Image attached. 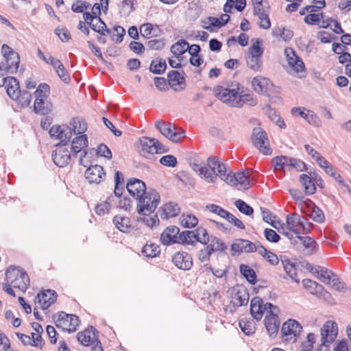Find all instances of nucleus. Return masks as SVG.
<instances>
[{
	"instance_id": "f257e3e1",
	"label": "nucleus",
	"mask_w": 351,
	"mask_h": 351,
	"mask_svg": "<svg viewBox=\"0 0 351 351\" xmlns=\"http://www.w3.org/2000/svg\"><path fill=\"white\" fill-rule=\"evenodd\" d=\"M160 201V194L154 189H149L137 199L138 213L141 215H149L156 209Z\"/></svg>"
},
{
	"instance_id": "f03ea898",
	"label": "nucleus",
	"mask_w": 351,
	"mask_h": 351,
	"mask_svg": "<svg viewBox=\"0 0 351 351\" xmlns=\"http://www.w3.org/2000/svg\"><path fill=\"white\" fill-rule=\"evenodd\" d=\"M8 282L14 288L25 292L29 285V278L23 269L20 267L10 266L5 272Z\"/></svg>"
},
{
	"instance_id": "7ed1b4c3",
	"label": "nucleus",
	"mask_w": 351,
	"mask_h": 351,
	"mask_svg": "<svg viewBox=\"0 0 351 351\" xmlns=\"http://www.w3.org/2000/svg\"><path fill=\"white\" fill-rule=\"evenodd\" d=\"M54 322L58 328L72 333L76 331L80 321L77 315L62 311L58 313L57 317H54Z\"/></svg>"
},
{
	"instance_id": "20e7f679",
	"label": "nucleus",
	"mask_w": 351,
	"mask_h": 351,
	"mask_svg": "<svg viewBox=\"0 0 351 351\" xmlns=\"http://www.w3.org/2000/svg\"><path fill=\"white\" fill-rule=\"evenodd\" d=\"M253 145L264 155H271L272 149L269 146L267 133L261 128H254L252 134Z\"/></svg>"
},
{
	"instance_id": "39448f33",
	"label": "nucleus",
	"mask_w": 351,
	"mask_h": 351,
	"mask_svg": "<svg viewBox=\"0 0 351 351\" xmlns=\"http://www.w3.org/2000/svg\"><path fill=\"white\" fill-rule=\"evenodd\" d=\"M214 93L217 97L223 103L232 107H237L241 104V101H236L238 99V90L235 88H227L223 86H217L214 88Z\"/></svg>"
},
{
	"instance_id": "423d86ee",
	"label": "nucleus",
	"mask_w": 351,
	"mask_h": 351,
	"mask_svg": "<svg viewBox=\"0 0 351 351\" xmlns=\"http://www.w3.org/2000/svg\"><path fill=\"white\" fill-rule=\"evenodd\" d=\"M302 327L300 324L295 319H289L284 322L281 328V334L285 341L295 342L296 337L300 334Z\"/></svg>"
},
{
	"instance_id": "0eeeda50",
	"label": "nucleus",
	"mask_w": 351,
	"mask_h": 351,
	"mask_svg": "<svg viewBox=\"0 0 351 351\" xmlns=\"http://www.w3.org/2000/svg\"><path fill=\"white\" fill-rule=\"evenodd\" d=\"M49 135L52 138L60 140L58 144L66 145L70 142L72 137L71 128L66 125H53L49 130Z\"/></svg>"
},
{
	"instance_id": "6e6552de",
	"label": "nucleus",
	"mask_w": 351,
	"mask_h": 351,
	"mask_svg": "<svg viewBox=\"0 0 351 351\" xmlns=\"http://www.w3.org/2000/svg\"><path fill=\"white\" fill-rule=\"evenodd\" d=\"M60 144L56 145V149L52 153V160L59 167H64L68 165L71 159V151Z\"/></svg>"
},
{
	"instance_id": "1a4fd4ad",
	"label": "nucleus",
	"mask_w": 351,
	"mask_h": 351,
	"mask_svg": "<svg viewBox=\"0 0 351 351\" xmlns=\"http://www.w3.org/2000/svg\"><path fill=\"white\" fill-rule=\"evenodd\" d=\"M3 69L0 66V77L3 76ZM5 86L6 92L8 96L12 99H16L19 95L20 89L19 82L14 77H3L0 80V87Z\"/></svg>"
},
{
	"instance_id": "9d476101",
	"label": "nucleus",
	"mask_w": 351,
	"mask_h": 351,
	"mask_svg": "<svg viewBox=\"0 0 351 351\" xmlns=\"http://www.w3.org/2000/svg\"><path fill=\"white\" fill-rule=\"evenodd\" d=\"M338 333V328L336 322L327 321L321 328V335L323 344L332 343Z\"/></svg>"
},
{
	"instance_id": "9b49d317",
	"label": "nucleus",
	"mask_w": 351,
	"mask_h": 351,
	"mask_svg": "<svg viewBox=\"0 0 351 351\" xmlns=\"http://www.w3.org/2000/svg\"><path fill=\"white\" fill-rule=\"evenodd\" d=\"M285 55L289 66L294 72L298 73L304 71L305 66L302 60L292 48L287 47L285 49Z\"/></svg>"
},
{
	"instance_id": "f8f14e48",
	"label": "nucleus",
	"mask_w": 351,
	"mask_h": 351,
	"mask_svg": "<svg viewBox=\"0 0 351 351\" xmlns=\"http://www.w3.org/2000/svg\"><path fill=\"white\" fill-rule=\"evenodd\" d=\"M56 297L57 294L55 291L47 289L38 293L35 302L38 304L42 309L45 310L55 302Z\"/></svg>"
},
{
	"instance_id": "ddd939ff",
	"label": "nucleus",
	"mask_w": 351,
	"mask_h": 351,
	"mask_svg": "<svg viewBox=\"0 0 351 351\" xmlns=\"http://www.w3.org/2000/svg\"><path fill=\"white\" fill-rule=\"evenodd\" d=\"M127 190L130 195L136 198H138L147 191L145 183L137 178H132L127 183Z\"/></svg>"
},
{
	"instance_id": "4468645a",
	"label": "nucleus",
	"mask_w": 351,
	"mask_h": 351,
	"mask_svg": "<svg viewBox=\"0 0 351 351\" xmlns=\"http://www.w3.org/2000/svg\"><path fill=\"white\" fill-rule=\"evenodd\" d=\"M105 176L104 168L98 165L89 166L85 171V177L90 183L99 184L104 180Z\"/></svg>"
},
{
	"instance_id": "2eb2a0df",
	"label": "nucleus",
	"mask_w": 351,
	"mask_h": 351,
	"mask_svg": "<svg viewBox=\"0 0 351 351\" xmlns=\"http://www.w3.org/2000/svg\"><path fill=\"white\" fill-rule=\"evenodd\" d=\"M172 261L178 269L182 270H189L193 266L191 256L185 252H176L173 256Z\"/></svg>"
},
{
	"instance_id": "dca6fc26",
	"label": "nucleus",
	"mask_w": 351,
	"mask_h": 351,
	"mask_svg": "<svg viewBox=\"0 0 351 351\" xmlns=\"http://www.w3.org/2000/svg\"><path fill=\"white\" fill-rule=\"evenodd\" d=\"M180 228L176 226H170L166 228L160 235V240L164 245L178 243Z\"/></svg>"
},
{
	"instance_id": "f3484780",
	"label": "nucleus",
	"mask_w": 351,
	"mask_h": 351,
	"mask_svg": "<svg viewBox=\"0 0 351 351\" xmlns=\"http://www.w3.org/2000/svg\"><path fill=\"white\" fill-rule=\"evenodd\" d=\"M231 250L238 253H252L256 251V245L249 240L239 239L231 245Z\"/></svg>"
},
{
	"instance_id": "a211bd4d",
	"label": "nucleus",
	"mask_w": 351,
	"mask_h": 351,
	"mask_svg": "<svg viewBox=\"0 0 351 351\" xmlns=\"http://www.w3.org/2000/svg\"><path fill=\"white\" fill-rule=\"evenodd\" d=\"M169 84L175 91H180L185 87V78L176 70L170 71L167 74Z\"/></svg>"
},
{
	"instance_id": "6ab92c4d",
	"label": "nucleus",
	"mask_w": 351,
	"mask_h": 351,
	"mask_svg": "<svg viewBox=\"0 0 351 351\" xmlns=\"http://www.w3.org/2000/svg\"><path fill=\"white\" fill-rule=\"evenodd\" d=\"M154 145V138L144 136L140 138L137 148L141 155L147 157V154H155Z\"/></svg>"
},
{
	"instance_id": "aec40b11",
	"label": "nucleus",
	"mask_w": 351,
	"mask_h": 351,
	"mask_svg": "<svg viewBox=\"0 0 351 351\" xmlns=\"http://www.w3.org/2000/svg\"><path fill=\"white\" fill-rule=\"evenodd\" d=\"M95 332H97V330L93 326H90L86 330L79 332L77 339L84 346L93 345L95 340L97 339Z\"/></svg>"
},
{
	"instance_id": "412c9836",
	"label": "nucleus",
	"mask_w": 351,
	"mask_h": 351,
	"mask_svg": "<svg viewBox=\"0 0 351 351\" xmlns=\"http://www.w3.org/2000/svg\"><path fill=\"white\" fill-rule=\"evenodd\" d=\"M264 322L269 336L271 337H276L280 324L277 314L266 315Z\"/></svg>"
},
{
	"instance_id": "4be33fe9",
	"label": "nucleus",
	"mask_w": 351,
	"mask_h": 351,
	"mask_svg": "<svg viewBox=\"0 0 351 351\" xmlns=\"http://www.w3.org/2000/svg\"><path fill=\"white\" fill-rule=\"evenodd\" d=\"M191 167L202 178L205 179L206 182L210 183L216 182V176H213V171H209V169L205 165L195 161L191 163Z\"/></svg>"
},
{
	"instance_id": "5701e85b",
	"label": "nucleus",
	"mask_w": 351,
	"mask_h": 351,
	"mask_svg": "<svg viewBox=\"0 0 351 351\" xmlns=\"http://www.w3.org/2000/svg\"><path fill=\"white\" fill-rule=\"evenodd\" d=\"M270 85H271V81L268 78L261 75L254 77L252 80L253 89L257 93L266 94L269 90Z\"/></svg>"
},
{
	"instance_id": "b1692460",
	"label": "nucleus",
	"mask_w": 351,
	"mask_h": 351,
	"mask_svg": "<svg viewBox=\"0 0 351 351\" xmlns=\"http://www.w3.org/2000/svg\"><path fill=\"white\" fill-rule=\"evenodd\" d=\"M88 141L86 134L75 136L71 141V151L73 157L79 152H82L83 149L88 147Z\"/></svg>"
},
{
	"instance_id": "393cba45",
	"label": "nucleus",
	"mask_w": 351,
	"mask_h": 351,
	"mask_svg": "<svg viewBox=\"0 0 351 351\" xmlns=\"http://www.w3.org/2000/svg\"><path fill=\"white\" fill-rule=\"evenodd\" d=\"M179 212L180 208L178 204L169 202L160 208L158 213L162 219H167L177 216Z\"/></svg>"
},
{
	"instance_id": "a878e982",
	"label": "nucleus",
	"mask_w": 351,
	"mask_h": 351,
	"mask_svg": "<svg viewBox=\"0 0 351 351\" xmlns=\"http://www.w3.org/2000/svg\"><path fill=\"white\" fill-rule=\"evenodd\" d=\"M313 178V174L311 176L304 173L300 176V182L304 187L306 195H313L316 192V186Z\"/></svg>"
},
{
	"instance_id": "bb28decb",
	"label": "nucleus",
	"mask_w": 351,
	"mask_h": 351,
	"mask_svg": "<svg viewBox=\"0 0 351 351\" xmlns=\"http://www.w3.org/2000/svg\"><path fill=\"white\" fill-rule=\"evenodd\" d=\"M52 107V104L47 99H37L34 101V111L36 114L46 115L51 112Z\"/></svg>"
},
{
	"instance_id": "cd10ccee",
	"label": "nucleus",
	"mask_w": 351,
	"mask_h": 351,
	"mask_svg": "<svg viewBox=\"0 0 351 351\" xmlns=\"http://www.w3.org/2000/svg\"><path fill=\"white\" fill-rule=\"evenodd\" d=\"M250 313L254 319L259 321L263 315V300L259 297L252 298L250 304Z\"/></svg>"
},
{
	"instance_id": "c85d7f7f",
	"label": "nucleus",
	"mask_w": 351,
	"mask_h": 351,
	"mask_svg": "<svg viewBox=\"0 0 351 351\" xmlns=\"http://www.w3.org/2000/svg\"><path fill=\"white\" fill-rule=\"evenodd\" d=\"M51 65L56 69V73L64 82H70V75L58 59L51 58Z\"/></svg>"
},
{
	"instance_id": "c756f323",
	"label": "nucleus",
	"mask_w": 351,
	"mask_h": 351,
	"mask_svg": "<svg viewBox=\"0 0 351 351\" xmlns=\"http://www.w3.org/2000/svg\"><path fill=\"white\" fill-rule=\"evenodd\" d=\"M297 218H298V215L297 214L288 215L287 216V229H289V230L296 234V236L298 234H306L308 231H302L300 228H299L297 223Z\"/></svg>"
},
{
	"instance_id": "7c9ffc66",
	"label": "nucleus",
	"mask_w": 351,
	"mask_h": 351,
	"mask_svg": "<svg viewBox=\"0 0 351 351\" xmlns=\"http://www.w3.org/2000/svg\"><path fill=\"white\" fill-rule=\"evenodd\" d=\"M72 134H83L87 130V124L85 121L80 117H74L70 122Z\"/></svg>"
},
{
	"instance_id": "2f4dec72",
	"label": "nucleus",
	"mask_w": 351,
	"mask_h": 351,
	"mask_svg": "<svg viewBox=\"0 0 351 351\" xmlns=\"http://www.w3.org/2000/svg\"><path fill=\"white\" fill-rule=\"evenodd\" d=\"M16 58L17 59H11L10 58H8L5 59V62L2 63V65H0V66L3 69V71L11 74L16 73L20 64V57L19 53L16 54Z\"/></svg>"
},
{
	"instance_id": "473e14b6",
	"label": "nucleus",
	"mask_w": 351,
	"mask_h": 351,
	"mask_svg": "<svg viewBox=\"0 0 351 351\" xmlns=\"http://www.w3.org/2000/svg\"><path fill=\"white\" fill-rule=\"evenodd\" d=\"M116 228L123 232H129L131 230L130 219L128 217L116 215L113 218Z\"/></svg>"
},
{
	"instance_id": "72a5a7b5",
	"label": "nucleus",
	"mask_w": 351,
	"mask_h": 351,
	"mask_svg": "<svg viewBox=\"0 0 351 351\" xmlns=\"http://www.w3.org/2000/svg\"><path fill=\"white\" fill-rule=\"evenodd\" d=\"M194 230H185L180 233L178 236V243L182 245H195L196 241V237Z\"/></svg>"
},
{
	"instance_id": "f704fd0d",
	"label": "nucleus",
	"mask_w": 351,
	"mask_h": 351,
	"mask_svg": "<svg viewBox=\"0 0 351 351\" xmlns=\"http://www.w3.org/2000/svg\"><path fill=\"white\" fill-rule=\"evenodd\" d=\"M167 69V63L162 59L153 60L149 65V71L154 74L160 75L165 73Z\"/></svg>"
},
{
	"instance_id": "c9c22d12",
	"label": "nucleus",
	"mask_w": 351,
	"mask_h": 351,
	"mask_svg": "<svg viewBox=\"0 0 351 351\" xmlns=\"http://www.w3.org/2000/svg\"><path fill=\"white\" fill-rule=\"evenodd\" d=\"M310 204L312 205L311 211L310 214V217H311V219L317 223H320L324 222L325 219V216L323 211L318 206L314 204L311 201L308 199V205L306 206H308L309 208H311Z\"/></svg>"
},
{
	"instance_id": "e433bc0d",
	"label": "nucleus",
	"mask_w": 351,
	"mask_h": 351,
	"mask_svg": "<svg viewBox=\"0 0 351 351\" xmlns=\"http://www.w3.org/2000/svg\"><path fill=\"white\" fill-rule=\"evenodd\" d=\"M240 272L250 284L254 285L256 282V274L254 270L248 265L241 264L240 265Z\"/></svg>"
},
{
	"instance_id": "4c0bfd02",
	"label": "nucleus",
	"mask_w": 351,
	"mask_h": 351,
	"mask_svg": "<svg viewBox=\"0 0 351 351\" xmlns=\"http://www.w3.org/2000/svg\"><path fill=\"white\" fill-rule=\"evenodd\" d=\"M249 300V294L245 290H239L231 303L234 306H241L246 305Z\"/></svg>"
},
{
	"instance_id": "58836bf2",
	"label": "nucleus",
	"mask_w": 351,
	"mask_h": 351,
	"mask_svg": "<svg viewBox=\"0 0 351 351\" xmlns=\"http://www.w3.org/2000/svg\"><path fill=\"white\" fill-rule=\"evenodd\" d=\"M189 48V43L185 40H180L171 47V51L176 58L184 54Z\"/></svg>"
},
{
	"instance_id": "ea45409f",
	"label": "nucleus",
	"mask_w": 351,
	"mask_h": 351,
	"mask_svg": "<svg viewBox=\"0 0 351 351\" xmlns=\"http://www.w3.org/2000/svg\"><path fill=\"white\" fill-rule=\"evenodd\" d=\"M180 224L186 228H192L198 223L197 218L191 214H183L180 217Z\"/></svg>"
},
{
	"instance_id": "a19ab883",
	"label": "nucleus",
	"mask_w": 351,
	"mask_h": 351,
	"mask_svg": "<svg viewBox=\"0 0 351 351\" xmlns=\"http://www.w3.org/2000/svg\"><path fill=\"white\" fill-rule=\"evenodd\" d=\"M285 271L289 277L295 282H299L300 280L297 278V273L295 265L289 259L281 260Z\"/></svg>"
},
{
	"instance_id": "79ce46f5",
	"label": "nucleus",
	"mask_w": 351,
	"mask_h": 351,
	"mask_svg": "<svg viewBox=\"0 0 351 351\" xmlns=\"http://www.w3.org/2000/svg\"><path fill=\"white\" fill-rule=\"evenodd\" d=\"M50 95V87L46 83H41L37 87L36 91L34 93L35 99H48Z\"/></svg>"
},
{
	"instance_id": "37998d69",
	"label": "nucleus",
	"mask_w": 351,
	"mask_h": 351,
	"mask_svg": "<svg viewBox=\"0 0 351 351\" xmlns=\"http://www.w3.org/2000/svg\"><path fill=\"white\" fill-rule=\"evenodd\" d=\"M156 128L160 132V133L167 138H169L170 134H172L173 130L171 123H165L162 121H156L155 123Z\"/></svg>"
},
{
	"instance_id": "c03bdc74",
	"label": "nucleus",
	"mask_w": 351,
	"mask_h": 351,
	"mask_svg": "<svg viewBox=\"0 0 351 351\" xmlns=\"http://www.w3.org/2000/svg\"><path fill=\"white\" fill-rule=\"evenodd\" d=\"M298 241L301 242V243L308 250V252H313V247L315 245V241L313 239L309 237H302L298 234L295 237V244L297 243Z\"/></svg>"
},
{
	"instance_id": "a18cd8bd",
	"label": "nucleus",
	"mask_w": 351,
	"mask_h": 351,
	"mask_svg": "<svg viewBox=\"0 0 351 351\" xmlns=\"http://www.w3.org/2000/svg\"><path fill=\"white\" fill-rule=\"evenodd\" d=\"M239 326L241 330L247 335H252L255 332V324L252 319H240Z\"/></svg>"
},
{
	"instance_id": "49530a36",
	"label": "nucleus",
	"mask_w": 351,
	"mask_h": 351,
	"mask_svg": "<svg viewBox=\"0 0 351 351\" xmlns=\"http://www.w3.org/2000/svg\"><path fill=\"white\" fill-rule=\"evenodd\" d=\"M289 157L286 156H276L272 159V164L275 170H283L286 167H289Z\"/></svg>"
},
{
	"instance_id": "de8ad7c7",
	"label": "nucleus",
	"mask_w": 351,
	"mask_h": 351,
	"mask_svg": "<svg viewBox=\"0 0 351 351\" xmlns=\"http://www.w3.org/2000/svg\"><path fill=\"white\" fill-rule=\"evenodd\" d=\"M19 95H17L16 99L13 100L16 101L21 106V107H27L28 106L32 101V95L27 90H20L19 93Z\"/></svg>"
},
{
	"instance_id": "09e8293b",
	"label": "nucleus",
	"mask_w": 351,
	"mask_h": 351,
	"mask_svg": "<svg viewBox=\"0 0 351 351\" xmlns=\"http://www.w3.org/2000/svg\"><path fill=\"white\" fill-rule=\"evenodd\" d=\"M160 252V247L154 243L146 244L142 248V253L147 257H156L159 255Z\"/></svg>"
},
{
	"instance_id": "8fccbe9b",
	"label": "nucleus",
	"mask_w": 351,
	"mask_h": 351,
	"mask_svg": "<svg viewBox=\"0 0 351 351\" xmlns=\"http://www.w3.org/2000/svg\"><path fill=\"white\" fill-rule=\"evenodd\" d=\"M210 244L208 245L210 251H223L226 249V245L219 238L215 237H210Z\"/></svg>"
},
{
	"instance_id": "3c124183",
	"label": "nucleus",
	"mask_w": 351,
	"mask_h": 351,
	"mask_svg": "<svg viewBox=\"0 0 351 351\" xmlns=\"http://www.w3.org/2000/svg\"><path fill=\"white\" fill-rule=\"evenodd\" d=\"M90 28L93 31L99 33L101 36L105 35L104 32L110 33V30L107 28L106 23L100 17H98V19L95 20V22L90 25Z\"/></svg>"
},
{
	"instance_id": "603ef678",
	"label": "nucleus",
	"mask_w": 351,
	"mask_h": 351,
	"mask_svg": "<svg viewBox=\"0 0 351 351\" xmlns=\"http://www.w3.org/2000/svg\"><path fill=\"white\" fill-rule=\"evenodd\" d=\"M195 231V235H197L196 241L202 244H207L210 241V237L207 230L203 227H199Z\"/></svg>"
},
{
	"instance_id": "864d4df0",
	"label": "nucleus",
	"mask_w": 351,
	"mask_h": 351,
	"mask_svg": "<svg viewBox=\"0 0 351 351\" xmlns=\"http://www.w3.org/2000/svg\"><path fill=\"white\" fill-rule=\"evenodd\" d=\"M236 185L239 184L244 190H247L250 186V182L248 176L243 171L236 173Z\"/></svg>"
},
{
	"instance_id": "5fc2aeb1",
	"label": "nucleus",
	"mask_w": 351,
	"mask_h": 351,
	"mask_svg": "<svg viewBox=\"0 0 351 351\" xmlns=\"http://www.w3.org/2000/svg\"><path fill=\"white\" fill-rule=\"evenodd\" d=\"M234 206L239 210V212L245 215L250 216L254 213L253 208L242 199H238L235 201Z\"/></svg>"
},
{
	"instance_id": "6e6d98bb",
	"label": "nucleus",
	"mask_w": 351,
	"mask_h": 351,
	"mask_svg": "<svg viewBox=\"0 0 351 351\" xmlns=\"http://www.w3.org/2000/svg\"><path fill=\"white\" fill-rule=\"evenodd\" d=\"M110 34L112 40L120 43L123 39L125 31L122 27L117 25L114 27L113 32L110 31Z\"/></svg>"
},
{
	"instance_id": "4d7b16f0",
	"label": "nucleus",
	"mask_w": 351,
	"mask_h": 351,
	"mask_svg": "<svg viewBox=\"0 0 351 351\" xmlns=\"http://www.w3.org/2000/svg\"><path fill=\"white\" fill-rule=\"evenodd\" d=\"M315 273L318 274L320 276L322 282L328 283L331 279V276H334V274L328 271L326 268L322 266H317L315 270Z\"/></svg>"
},
{
	"instance_id": "13d9d810",
	"label": "nucleus",
	"mask_w": 351,
	"mask_h": 351,
	"mask_svg": "<svg viewBox=\"0 0 351 351\" xmlns=\"http://www.w3.org/2000/svg\"><path fill=\"white\" fill-rule=\"evenodd\" d=\"M206 209L208 210L213 213L217 214V215L220 216L221 218L223 219H226V217L228 216V213H230L228 210L220 207L219 206L214 204L206 205Z\"/></svg>"
},
{
	"instance_id": "bf43d9fd",
	"label": "nucleus",
	"mask_w": 351,
	"mask_h": 351,
	"mask_svg": "<svg viewBox=\"0 0 351 351\" xmlns=\"http://www.w3.org/2000/svg\"><path fill=\"white\" fill-rule=\"evenodd\" d=\"M247 64L250 69L254 71H258L260 70V68L262 64V61L261 58L256 57L255 56L248 55V58L247 60Z\"/></svg>"
},
{
	"instance_id": "052dcab7",
	"label": "nucleus",
	"mask_w": 351,
	"mask_h": 351,
	"mask_svg": "<svg viewBox=\"0 0 351 351\" xmlns=\"http://www.w3.org/2000/svg\"><path fill=\"white\" fill-rule=\"evenodd\" d=\"M241 101V104L239 107H241L244 104H246L250 106H254L257 104V101L254 99L252 95L245 94L243 95H239L238 94V99H236V101Z\"/></svg>"
},
{
	"instance_id": "680f3d73",
	"label": "nucleus",
	"mask_w": 351,
	"mask_h": 351,
	"mask_svg": "<svg viewBox=\"0 0 351 351\" xmlns=\"http://www.w3.org/2000/svg\"><path fill=\"white\" fill-rule=\"evenodd\" d=\"M94 149H84L82 152H81V155L79 160L80 165L84 166V167H89L92 165L90 163V156H89V152L90 154L92 153V152H94Z\"/></svg>"
},
{
	"instance_id": "e2e57ef3",
	"label": "nucleus",
	"mask_w": 351,
	"mask_h": 351,
	"mask_svg": "<svg viewBox=\"0 0 351 351\" xmlns=\"http://www.w3.org/2000/svg\"><path fill=\"white\" fill-rule=\"evenodd\" d=\"M269 4L268 1H258L254 5V14L269 13Z\"/></svg>"
},
{
	"instance_id": "0e129e2a",
	"label": "nucleus",
	"mask_w": 351,
	"mask_h": 351,
	"mask_svg": "<svg viewBox=\"0 0 351 351\" xmlns=\"http://www.w3.org/2000/svg\"><path fill=\"white\" fill-rule=\"evenodd\" d=\"M257 16L259 19V27L263 29H268L271 27V22L269 18V13L254 14Z\"/></svg>"
},
{
	"instance_id": "69168bd1",
	"label": "nucleus",
	"mask_w": 351,
	"mask_h": 351,
	"mask_svg": "<svg viewBox=\"0 0 351 351\" xmlns=\"http://www.w3.org/2000/svg\"><path fill=\"white\" fill-rule=\"evenodd\" d=\"M263 53V49L261 47V41L257 39L249 49L248 55L261 58Z\"/></svg>"
},
{
	"instance_id": "338daca9",
	"label": "nucleus",
	"mask_w": 351,
	"mask_h": 351,
	"mask_svg": "<svg viewBox=\"0 0 351 351\" xmlns=\"http://www.w3.org/2000/svg\"><path fill=\"white\" fill-rule=\"evenodd\" d=\"M289 167H293L298 171H303L307 170L306 163L300 159L289 157Z\"/></svg>"
},
{
	"instance_id": "774afa93",
	"label": "nucleus",
	"mask_w": 351,
	"mask_h": 351,
	"mask_svg": "<svg viewBox=\"0 0 351 351\" xmlns=\"http://www.w3.org/2000/svg\"><path fill=\"white\" fill-rule=\"evenodd\" d=\"M289 193L292 198L294 199L300 206H302L303 205H308V202H306L307 200L304 199V197L300 191L295 189H290Z\"/></svg>"
}]
</instances>
